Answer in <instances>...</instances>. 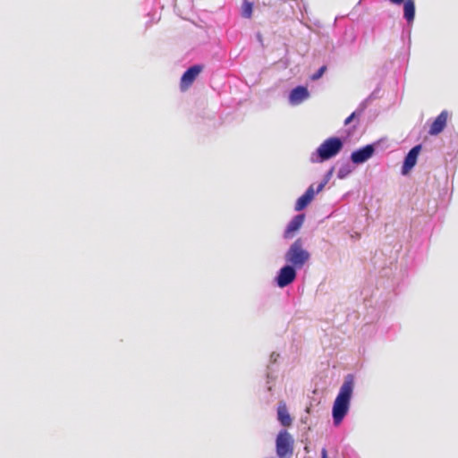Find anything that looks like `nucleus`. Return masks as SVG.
<instances>
[{
  "instance_id": "nucleus-15",
  "label": "nucleus",
  "mask_w": 458,
  "mask_h": 458,
  "mask_svg": "<svg viewBox=\"0 0 458 458\" xmlns=\"http://www.w3.org/2000/svg\"><path fill=\"white\" fill-rule=\"evenodd\" d=\"M253 4L248 0H243L242 5V16L246 19H250L252 16Z\"/></svg>"
},
{
  "instance_id": "nucleus-19",
  "label": "nucleus",
  "mask_w": 458,
  "mask_h": 458,
  "mask_svg": "<svg viewBox=\"0 0 458 458\" xmlns=\"http://www.w3.org/2000/svg\"><path fill=\"white\" fill-rule=\"evenodd\" d=\"M322 458H327V452L326 449H323L321 452Z\"/></svg>"
},
{
  "instance_id": "nucleus-12",
  "label": "nucleus",
  "mask_w": 458,
  "mask_h": 458,
  "mask_svg": "<svg viewBox=\"0 0 458 458\" xmlns=\"http://www.w3.org/2000/svg\"><path fill=\"white\" fill-rule=\"evenodd\" d=\"M304 219L305 216L303 214L294 216L288 224L284 231V237L286 239L292 238L293 234L301 227Z\"/></svg>"
},
{
  "instance_id": "nucleus-10",
  "label": "nucleus",
  "mask_w": 458,
  "mask_h": 458,
  "mask_svg": "<svg viewBox=\"0 0 458 458\" xmlns=\"http://www.w3.org/2000/svg\"><path fill=\"white\" fill-rule=\"evenodd\" d=\"M375 148L372 145H367L352 153L351 159L354 164H361L369 159L374 154Z\"/></svg>"
},
{
  "instance_id": "nucleus-7",
  "label": "nucleus",
  "mask_w": 458,
  "mask_h": 458,
  "mask_svg": "<svg viewBox=\"0 0 458 458\" xmlns=\"http://www.w3.org/2000/svg\"><path fill=\"white\" fill-rule=\"evenodd\" d=\"M296 267L286 265L283 267L276 276V284L279 287L284 288L292 284L296 278Z\"/></svg>"
},
{
  "instance_id": "nucleus-8",
  "label": "nucleus",
  "mask_w": 458,
  "mask_h": 458,
  "mask_svg": "<svg viewBox=\"0 0 458 458\" xmlns=\"http://www.w3.org/2000/svg\"><path fill=\"white\" fill-rule=\"evenodd\" d=\"M421 150V145H416L406 155L402 167L403 174H407L416 165Z\"/></svg>"
},
{
  "instance_id": "nucleus-16",
  "label": "nucleus",
  "mask_w": 458,
  "mask_h": 458,
  "mask_svg": "<svg viewBox=\"0 0 458 458\" xmlns=\"http://www.w3.org/2000/svg\"><path fill=\"white\" fill-rule=\"evenodd\" d=\"M327 71V66L326 65H323L322 67H320L317 72H315L311 77L310 79L312 81H317L318 79H320L323 74L325 73V72Z\"/></svg>"
},
{
  "instance_id": "nucleus-5",
  "label": "nucleus",
  "mask_w": 458,
  "mask_h": 458,
  "mask_svg": "<svg viewBox=\"0 0 458 458\" xmlns=\"http://www.w3.org/2000/svg\"><path fill=\"white\" fill-rule=\"evenodd\" d=\"M327 181H323L321 182L317 189L315 190L314 189V186L313 185H310L307 191H305V193L303 195H301L296 201L295 203V210L296 211H301L302 209H304L311 201L312 199H314V196L316 193H319L320 191H323V189L325 188L326 184H327Z\"/></svg>"
},
{
  "instance_id": "nucleus-18",
  "label": "nucleus",
  "mask_w": 458,
  "mask_h": 458,
  "mask_svg": "<svg viewBox=\"0 0 458 458\" xmlns=\"http://www.w3.org/2000/svg\"><path fill=\"white\" fill-rule=\"evenodd\" d=\"M390 3L394 4H397V5H400L402 4H403V2L405 0H388Z\"/></svg>"
},
{
  "instance_id": "nucleus-4",
  "label": "nucleus",
  "mask_w": 458,
  "mask_h": 458,
  "mask_svg": "<svg viewBox=\"0 0 458 458\" xmlns=\"http://www.w3.org/2000/svg\"><path fill=\"white\" fill-rule=\"evenodd\" d=\"M343 148V142L339 138L327 139L318 148L317 152L321 160H327L335 156Z\"/></svg>"
},
{
  "instance_id": "nucleus-13",
  "label": "nucleus",
  "mask_w": 458,
  "mask_h": 458,
  "mask_svg": "<svg viewBox=\"0 0 458 458\" xmlns=\"http://www.w3.org/2000/svg\"><path fill=\"white\" fill-rule=\"evenodd\" d=\"M277 419L280 423L284 427L291 426L293 420L290 416L286 404L284 402H281L277 407Z\"/></svg>"
},
{
  "instance_id": "nucleus-6",
  "label": "nucleus",
  "mask_w": 458,
  "mask_h": 458,
  "mask_svg": "<svg viewBox=\"0 0 458 458\" xmlns=\"http://www.w3.org/2000/svg\"><path fill=\"white\" fill-rule=\"evenodd\" d=\"M203 71V66L197 64L190 67L182 76L180 88L182 91L187 90L194 82L196 78Z\"/></svg>"
},
{
  "instance_id": "nucleus-17",
  "label": "nucleus",
  "mask_w": 458,
  "mask_h": 458,
  "mask_svg": "<svg viewBox=\"0 0 458 458\" xmlns=\"http://www.w3.org/2000/svg\"><path fill=\"white\" fill-rule=\"evenodd\" d=\"M355 116V113H352L351 115H349L345 121H344V124H349L354 118Z\"/></svg>"
},
{
  "instance_id": "nucleus-11",
  "label": "nucleus",
  "mask_w": 458,
  "mask_h": 458,
  "mask_svg": "<svg viewBox=\"0 0 458 458\" xmlns=\"http://www.w3.org/2000/svg\"><path fill=\"white\" fill-rule=\"evenodd\" d=\"M310 96V93L307 88L303 86H298L294 88L289 96V100L293 105H299L307 99Z\"/></svg>"
},
{
  "instance_id": "nucleus-2",
  "label": "nucleus",
  "mask_w": 458,
  "mask_h": 458,
  "mask_svg": "<svg viewBox=\"0 0 458 458\" xmlns=\"http://www.w3.org/2000/svg\"><path fill=\"white\" fill-rule=\"evenodd\" d=\"M284 259L289 265L300 269L310 260V254L306 249H304L302 240L298 238L289 247Z\"/></svg>"
},
{
  "instance_id": "nucleus-1",
  "label": "nucleus",
  "mask_w": 458,
  "mask_h": 458,
  "mask_svg": "<svg viewBox=\"0 0 458 458\" xmlns=\"http://www.w3.org/2000/svg\"><path fill=\"white\" fill-rule=\"evenodd\" d=\"M353 389L354 377L349 374L345 377L333 404L332 414L335 425H339L347 414Z\"/></svg>"
},
{
  "instance_id": "nucleus-9",
  "label": "nucleus",
  "mask_w": 458,
  "mask_h": 458,
  "mask_svg": "<svg viewBox=\"0 0 458 458\" xmlns=\"http://www.w3.org/2000/svg\"><path fill=\"white\" fill-rule=\"evenodd\" d=\"M448 112L445 110L442 111L431 123L428 134L435 136L442 132L446 126Z\"/></svg>"
},
{
  "instance_id": "nucleus-14",
  "label": "nucleus",
  "mask_w": 458,
  "mask_h": 458,
  "mask_svg": "<svg viewBox=\"0 0 458 458\" xmlns=\"http://www.w3.org/2000/svg\"><path fill=\"white\" fill-rule=\"evenodd\" d=\"M403 16L408 22H411L415 17L414 0H405L403 2Z\"/></svg>"
},
{
  "instance_id": "nucleus-3",
  "label": "nucleus",
  "mask_w": 458,
  "mask_h": 458,
  "mask_svg": "<svg viewBox=\"0 0 458 458\" xmlns=\"http://www.w3.org/2000/svg\"><path fill=\"white\" fill-rule=\"evenodd\" d=\"M294 440L293 437L286 430H282L278 433L276 447V454L279 458H291L293 454Z\"/></svg>"
}]
</instances>
